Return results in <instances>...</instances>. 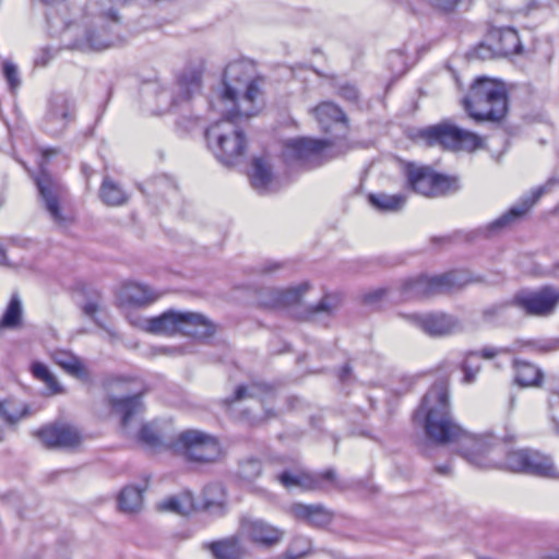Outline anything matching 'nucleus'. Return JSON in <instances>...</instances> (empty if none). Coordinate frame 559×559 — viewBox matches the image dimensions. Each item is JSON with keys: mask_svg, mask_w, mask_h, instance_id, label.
<instances>
[{"mask_svg": "<svg viewBox=\"0 0 559 559\" xmlns=\"http://www.w3.org/2000/svg\"><path fill=\"white\" fill-rule=\"evenodd\" d=\"M481 368L479 354L478 352H471L466 354L464 360L461 365V370L463 371V382L464 383H473L476 380V377Z\"/></svg>", "mask_w": 559, "mask_h": 559, "instance_id": "41", "label": "nucleus"}, {"mask_svg": "<svg viewBox=\"0 0 559 559\" xmlns=\"http://www.w3.org/2000/svg\"><path fill=\"white\" fill-rule=\"evenodd\" d=\"M238 534L262 547H272L283 538V531L262 519L243 516Z\"/></svg>", "mask_w": 559, "mask_h": 559, "instance_id": "21", "label": "nucleus"}, {"mask_svg": "<svg viewBox=\"0 0 559 559\" xmlns=\"http://www.w3.org/2000/svg\"><path fill=\"white\" fill-rule=\"evenodd\" d=\"M507 466L513 472H521L539 477L559 479V472L549 456L530 449L508 453Z\"/></svg>", "mask_w": 559, "mask_h": 559, "instance_id": "15", "label": "nucleus"}, {"mask_svg": "<svg viewBox=\"0 0 559 559\" xmlns=\"http://www.w3.org/2000/svg\"><path fill=\"white\" fill-rule=\"evenodd\" d=\"M29 415L27 404L21 403L13 397L0 400V418L8 425H15Z\"/></svg>", "mask_w": 559, "mask_h": 559, "instance_id": "33", "label": "nucleus"}, {"mask_svg": "<svg viewBox=\"0 0 559 559\" xmlns=\"http://www.w3.org/2000/svg\"><path fill=\"white\" fill-rule=\"evenodd\" d=\"M394 57L402 58V56L400 53H394Z\"/></svg>", "mask_w": 559, "mask_h": 559, "instance_id": "63", "label": "nucleus"}, {"mask_svg": "<svg viewBox=\"0 0 559 559\" xmlns=\"http://www.w3.org/2000/svg\"><path fill=\"white\" fill-rule=\"evenodd\" d=\"M440 240H442V241H447V240H448V238H447V237H443V238H440Z\"/></svg>", "mask_w": 559, "mask_h": 559, "instance_id": "64", "label": "nucleus"}, {"mask_svg": "<svg viewBox=\"0 0 559 559\" xmlns=\"http://www.w3.org/2000/svg\"><path fill=\"white\" fill-rule=\"evenodd\" d=\"M407 182L412 190L428 198H437L459 190L457 179L436 173L428 166L408 165Z\"/></svg>", "mask_w": 559, "mask_h": 559, "instance_id": "11", "label": "nucleus"}, {"mask_svg": "<svg viewBox=\"0 0 559 559\" xmlns=\"http://www.w3.org/2000/svg\"><path fill=\"white\" fill-rule=\"evenodd\" d=\"M107 331H108V333H109V335H110L111 337H117V334H116V332H114V331H110V330H107Z\"/></svg>", "mask_w": 559, "mask_h": 559, "instance_id": "62", "label": "nucleus"}, {"mask_svg": "<svg viewBox=\"0 0 559 559\" xmlns=\"http://www.w3.org/2000/svg\"><path fill=\"white\" fill-rule=\"evenodd\" d=\"M35 183L41 204L52 222L59 227H66L71 217L63 214L61 209V201L66 194L64 187L45 169L35 177Z\"/></svg>", "mask_w": 559, "mask_h": 559, "instance_id": "14", "label": "nucleus"}, {"mask_svg": "<svg viewBox=\"0 0 559 559\" xmlns=\"http://www.w3.org/2000/svg\"><path fill=\"white\" fill-rule=\"evenodd\" d=\"M418 136L430 146L439 144L452 151H474L483 146V139L479 135L450 122L424 128L418 131Z\"/></svg>", "mask_w": 559, "mask_h": 559, "instance_id": "10", "label": "nucleus"}, {"mask_svg": "<svg viewBox=\"0 0 559 559\" xmlns=\"http://www.w3.org/2000/svg\"><path fill=\"white\" fill-rule=\"evenodd\" d=\"M414 418L423 423L425 433L430 441L437 444L454 445L457 453L475 467L493 466L489 454L493 449L495 439L488 435L469 433L453 419L448 380H439L429 389Z\"/></svg>", "mask_w": 559, "mask_h": 559, "instance_id": "1", "label": "nucleus"}, {"mask_svg": "<svg viewBox=\"0 0 559 559\" xmlns=\"http://www.w3.org/2000/svg\"><path fill=\"white\" fill-rule=\"evenodd\" d=\"M463 107L475 121H500L508 112L504 84L489 78H478L463 98Z\"/></svg>", "mask_w": 559, "mask_h": 559, "instance_id": "4", "label": "nucleus"}, {"mask_svg": "<svg viewBox=\"0 0 559 559\" xmlns=\"http://www.w3.org/2000/svg\"><path fill=\"white\" fill-rule=\"evenodd\" d=\"M142 502L143 489L134 486H126L118 497L119 508L126 513L140 511Z\"/></svg>", "mask_w": 559, "mask_h": 559, "instance_id": "37", "label": "nucleus"}, {"mask_svg": "<svg viewBox=\"0 0 559 559\" xmlns=\"http://www.w3.org/2000/svg\"><path fill=\"white\" fill-rule=\"evenodd\" d=\"M504 353H509V349L506 347L498 348V347L488 346V347H484L478 354H479V358L481 357L485 359H492L497 355L504 354Z\"/></svg>", "mask_w": 559, "mask_h": 559, "instance_id": "53", "label": "nucleus"}, {"mask_svg": "<svg viewBox=\"0 0 559 559\" xmlns=\"http://www.w3.org/2000/svg\"><path fill=\"white\" fill-rule=\"evenodd\" d=\"M249 176L252 187L259 193H270L277 190V186L273 177L272 166L266 158H253Z\"/></svg>", "mask_w": 559, "mask_h": 559, "instance_id": "26", "label": "nucleus"}, {"mask_svg": "<svg viewBox=\"0 0 559 559\" xmlns=\"http://www.w3.org/2000/svg\"><path fill=\"white\" fill-rule=\"evenodd\" d=\"M57 51V49H52L50 47L40 48L34 58V66L40 68L48 66V63L56 57Z\"/></svg>", "mask_w": 559, "mask_h": 559, "instance_id": "47", "label": "nucleus"}, {"mask_svg": "<svg viewBox=\"0 0 559 559\" xmlns=\"http://www.w3.org/2000/svg\"><path fill=\"white\" fill-rule=\"evenodd\" d=\"M337 93L342 98L352 103H356L359 98L357 87L349 83L341 85Z\"/></svg>", "mask_w": 559, "mask_h": 559, "instance_id": "49", "label": "nucleus"}, {"mask_svg": "<svg viewBox=\"0 0 559 559\" xmlns=\"http://www.w3.org/2000/svg\"><path fill=\"white\" fill-rule=\"evenodd\" d=\"M252 66L246 61L230 62L224 72V93L222 102H229L233 107L240 108L237 103L238 94L242 84H247L252 79Z\"/></svg>", "mask_w": 559, "mask_h": 559, "instance_id": "23", "label": "nucleus"}, {"mask_svg": "<svg viewBox=\"0 0 559 559\" xmlns=\"http://www.w3.org/2000/svg\"><path fill=\"white\" fill-rule=\"evenodd\" d=\"M487 41H492L496 53L499 56H510L519 53L522 45L518 32L512 27L493 28L489 32Z\"/></svg>", "mask_w": 559, "mask_h": 559, "instance_id": "27", "label": "nucleus"}, {"mask_svg": "<svg viewBox=\"0 0 559 559\" xmlns=\"http://www.w3.org/2000/svg\"><path fill=\"white\" fill-rule=\"evenodd\" d=\"M514 307L512 298L487 306L481 311L483 320L491 325H504L510 321V309Z\"/></svg>", "mask_w": 559, "mask_h": 559, "instance_id": "36", "label": "nucleus"}, {"mask_svg": "<svg viewBox=\"0 0 559 559\" xmlns=\"http://www.w3.org/2000/svg\"><path fill=\"white\" fill-rule=\"evenodd\" d=\"M57 153H58V151H57V150H55V148H46V150H44V151H43V156H44L46 159H48L49 157H51V156L56 155Z\"/></svg>", "mask_w": 559, "mask_h": 559, "instance_id": "58", "label": "nucleus"}, {"mask_svg": "<svg viewBox=\"0 0 559 559\" xmlns=\"http://www.w3.org/2000/svg\"><path fill=\"white\" fill-rule=\"evenodd\" d=\"M290 511L295 519L313 527H324L333 520V512L322 504L294 503Z\"/></svg>", "mask_w": 559, "mask_h": 559, "instance_id": "24", "label": "nucleus"}, {"mask_svg": "<svg viewBox=\"0 0 559 559\" xmlns=\"http://www.w3.org/2000/svg\"><path fill=\"white\" fill-rule=\"evenodd\" d=\"M555 348H556L555 346L548 345V346L543 347L542 349L545 350V352H548V350H552Z\"/></svg>", "mask_w": 559, "mask_h": 559, "instance_id": "60", "label": "nucleus"}, {"mask_svg": "<svg viewBox=\"0 0 559 559\" xmlns=\"http://www.w3.org/2000/svg\"><path fill=\"white\" fill-rule=\"evenodd\" d=\"M403 317L411 324L432 337L450 335L461 328L457 319L443 312L408 313Z\"/></svg>", "mask_w": 559, "mask_h": 559, "instance_id": "19", "label": "nucleus"}, {"mask_svg": "<svg viewBox=\"0 0 559 559\" xmlns=\"http://www.w3.org/2000/svg\"><path fill=\"white\" fill-rule=\"evenodd\" d=\"M32 374L43 381L47 389L49 390V394L55 395L63 392L62 386L59 384L56 377L49 371L46 365L41 362H33L31 366Z\"/></svg>", "mask_w": 559, "mask_h": 559, "instance_id": "40", "label": "nucleus"}, {"mask_svg": "<svg viewBox=\"0 0 559 559\" xmlns=\"http://www.w3.org/2000/svg\"><path fill=\"white\" fill-rule=\"evenodd\" d=\"M249 117V111L233 107L223 112V119L211 124L205 131L209 148L224 165L237 164L247 150V139L236 120L240 116Z\"/></svg>", "mask_w": 559, "mask_h": 559, "instance_id": "3", "label": "nucleus"}, {"mask_svg": "<svg viewBox=\"0 0 559 559\" xmlns=\"http://www.w3.org/2000/svg\"><path fill=\"white\" fill-rule=\"evenodd\" d=\"M23 304L17 293H13L0 319V330H16L23 323Z\"/></svg>", "mask_w": 559, "mask_h": 559, "instance_id": "32", "label": "nucleus"}, {"mask_svg": "<svg viewBox=\"0 0 559 559\" xmlns=\"http://www.w3.org/2000/svg\"><path fill=\"white\" fill-rule=\"evenodd\" d=\"M177 445L190 462L212 463L222 455L218 440L200 430H188L180 433Z\"/></svg>", "mask_w": 559, "mask_h": 559, "instance_id": "13", "label": "nucleus"}, {"mask_svg": "<svg viewBox=\"0 0 559 559\" xmlns=\"http://www.w3.org/2000/svg\"><path fill=\"white\" fill-rule=\"evenodd\" d=\"M386 293L388 290L385 288L373 289L364 295V301L368 305H372L378 300L382 299L386 295Z\"/></svg>", "mask_w": 559, "mask_h": 559, "instance_id": "52", "label": "nucleus"}, {"mask_svg": "<svg viewBox=\"0 0 559 559\" xmlns=\"http://www.w3.org/2000/svg\"><path fill=\"white\" fill-rule=\"evenodd\" d=\"M44 447L55 448H74L81 443L80 431L70 425L55 424L45 426L33 432Z\"/></svg>", "mask_w": 559, "mask_h": 559, "instance_id": "22", "label": "nucleus"}, {"mask_svg": "<svg viewBox=\"0 0 559 559\" xmlns=\"http://www.w3.org/2000/svg\"><path fill=\"white\" fill-rule=\"evenodd\" d=\"M201 88V74L189 70L183 72L176 84V90L170 94L157 85H150L148 92L156 97L157 111L163 114L188 103Z\"/></svg>", "mask_w": 559, "mask_h": 559, "instance_id": "12", "label": "nucleus"}, {"mask_svg": "<svg viewBox=\"0 0 559 559\" xmlns=\"http://www.w3.org/2000/svg\"><path fill=\"white\" fill-rule=\"evenodd\" d=\"M139 326L153 334L180 333L195 338H206L215 333V325L211 320L201 313L190 311L168 310L160 316L145 319Z\"/></svg>", "mask_w": 559, "mask_h": 559, "instance_id": "5", "label": "nucleus"}, {"mask_svg": "<svg viewBox=\"0 0 559 559\" xmlns=\"http://www.w3.org/2000/svg\"><path fill=\"white\" fill-rule=\"evenodd\" d=\"M204 548L214 559H243L247 556V548L239 534L204 544Z\"/></svg>", "mask_w": 559, "mask_h": 559, "instance_id": "25", "label": "nucleus"}, {"mask_svg": "<svg viewBox=\"0 0 559 559\" xmlns=\"http://www.w3.org/2000/svg\"><path fill=\"white\" fill-rule=\"evenodd\" d=\"M52 358L55 362L70 376L80 380H86L88 378V372L83 361L71 352L62 349L56 350L52 354Z\"/></svg>", "mask_w": 559, "mask_h": 559, "instance_id": "31", "label": "nucleus"}, {"mask_svg": "<svg viewBox=\"0 0 559 559\" xmlns=\"http://www.w3.org/2000/svg\"><path fill=\"white\" fill-rule=\"evenodd\" d=\"M549 415L559 432V394L554 395L549 400Z\"/></svg>", "mask_w": 559, "mask_h": 559, "instance_id": "51", "label": "nucleus"}, {"mask_svg": "<svg viewBox=\"0 0 559 559\" xmlns=\"http://www.w3.org/2000/svg\"><path fill=\"white\" fill-rule=\"evenodd\" d=\"M512 302L526 316L548 317L559 304V290L550 286L538 290H520L512 297Z\"/></svg>", "mask_w": 559, "mask_h": 559, "instance_id": "16", "label": "nucleus"}, {"mask_svg": "<svg viewBox=\"0 0 559 559\" xmlns=\"http://www.w3.org/2000/svg\"><path fill=\"white\" fill-rule=\"evenodd\" d=\"M341 305V297L338 294H326L324 297L311 308L310 312L317 314L324 312L332 314Z\"/></svg>", "mask_w": 559, "mask_h": 559, "instance_id": "43", "label": "nucleus"}, {"mask_svg": "<svg viewBox=\"0 0 559 559\" xmlns=\"http://www.w3.org/2000/svg\"><path fill=\"white\" fill-rule=\"evenodd\" d=\"M471 282L463 271H451L441 275L426 276L405 281L401 288L404 299H423L462 288Z\"/></svg>", "mask_w": 559, "mask_h": 559, "instance_id": "8", "label": "nucleus"}, {"mask_svg": "<svg viewBox=\"0 0 559 559\" xmlns=\"http://www.w3.org/2000/svg\"><path fill=\"white\" fill-rule=\"evenodd\" d=\"M4 440V430L0 427V442Z\"/></svg>", "mask_w": 559, "mask_h": 559, "instance_id": "61", "label": "nucleus"}, {"mask_svg": "<svg viewBox=\"0 0 559 559\" xmlns=\"http://www.w3.org/2000/svg\"><path fill=\"white\" fill-rule=\"evenodd\" d=\"M272 394V389L265 384L253 383L251 385H239L228 403L239 402L245 399H254L263 403L265 396Z\"/></svg>", "mask_w": 559, "mask_h": 559, "instance_id": "38", "label": "nucleus"}, {"mask_svg": "<svg viewBox=\"0 0 559 559\" xmlns=\"http://www.w3.org/2000/svg\"><path fill=\"white\" fill-rule=\"evenodd\" d=\"M99 198L108 206H121L129 200L126 189L109 176H105L99 188Z\"/></svg>", "mask_w": 559, "mask_h": 559, "instance_id": "30", "label": "nucleus"}, {"mask_svg": "<svg viewBox=\"0 0 559 559\" xmlns=\"http://www.w3.org/2000/svg\"><path fill=\"white\" fill-rule=\"evenodd\" d=\"M350 374H352V368L348 365H345L340 372L341 381H343V382L347 381L349 379Z\"/></svg>", "mask_w": 559, "mask_h": 559, "instance_id": "56", "label": "nucleus"}, {"mask_svg": "<svg viewBox=\"0 0 559 559\" xmlns=\"http://www.w3.org/2000/svg\"><path fill=\"white\" fill-rule=\"evenodd\" d=\"M515 381L521 386H534L539 385L543 380L542 370L525 360H515Z\"/></svg>", "mask_w": 559, "mask_h": 559, "instance_id": "35", "label": "nucleus"}, {"mask_svg": "<svg viewBox=\"0 0 559 559\" xmlns=\"http://www.w3.org/2000/svg\"><path fill=\"white\" fill-rule=\"evenodd\" d=\"M132 381L120 376L108 377L104 383L106 403L110 411L120 416L121 427L127 428L133 416L143 412L141 394L131 391Z\"/></svg>", "mask_w": 559, "mask_h": 559, "instance_id": "9", "label": "nucleus"}, {"mask_svg": "<svg viewBox=\"0 0 559 559\" xmlns=\"http://www.w3.org/2000/svg\"><path fill=\"white\" fill-rule=\"evenodd\" d=\"M312 111L325 132H331L332 127L335 129L336 135L331 140L335 142L337 147L348 151L349 145L346 143L348 121L344 111L331 102L321 103Z\"/></svg>", "mask_w": 559, "mask_h": 559, "instance_id": "18", "label": "nucleus"}, {"mask_svg": "<svg viewBox=\"0 0 559 559\" xmlns=\"http://www.w3.org/2000/svg\"><path fill=\"white\" fill-rule=\"evenodd\" d=\"M370 203L382 211H399L403 207L406 197L403 194L378 193L369 195Z\"/></svg>", "mask_w": 559, "mask_h": 559, "instance_id": "39", "label": "nucleus"}, {"mask_svg": "<svg viewBox=\"0 0 559 559\" xmlns=\"http://www.w3.org/2000/svg\"><path fill=\"white\" fill-rule=\"evenodd\" d=\"M435 8L444 11L451 12L459 4L460 0H431Z\"/></svg>", "mask_w": 559, "mask_h": 559, "instance_id": "54", "label": "nucleus"}, {"mask_svg": "<svg viewBox=\"0 0 559 559\" xmlns=\"http://www.w3.org/2000/svg\"><path fill=\"white\" fill-rule=\"evenodd\" d=\"M99 310V302L97 300H90L84 304L83 306V312L92 318L99 326L102 324L98 322V320L95 318V313Z\"/></svg>", "mask_w": 559, "mask_h": 559, "instance_id": "55", "label": "nucleus"}, {"mask_svg": "<svg viewBox=\"0 0 559 559\" xmlns=\"http://www.w3.org/2000/svg\"><path fill=\"white\" fill-rule=\"evenodd\" d=\"M191 508H195L191 496L187 495L182 499L169 498L162 503V509L178 514H186Z\"/></svg>", "mask_w": 559, "mask_h": 559, "instance_id": "42", "label": "nucleus"}, {"mask_svg": "<svg viewBox=\"0 0 559 559\" xmlns=\"http://www.w3.org/2000/svg\"><path fill=\"white\" fill-rule=\"evenodd\" d=\"M556 186H559V177L549 178L545 185L533 189L530 194L521 198L518 203L512 205L498 218L478 227L474 231L475 235L483 238H493L509 231L524 218L542 195L550 192Z\"/></svg>", "mask_w": 559, "mask_h": 559, "instance_id": "6", "label": "nucleus"}, {"mask_svg": "<svg viewBox=\"0 0 559 559\" xmlns=\"http://www.w3.org/2000/svg\"><path fill=\"white\" fill-rule=\"evenodd\" d=\"M278 481L287 489L299 487L308 491H325L332 488L336 483V473L329 468L322 473L307 472H283L277 477Z\"/></svg>", "mask_w": 559, "mask_h": 559, "instance_id": "20", "label": "nucleus"}, {"mask_svg": "<svg viewBox=\"0 0 559 559\" xmlns=\"http://www.w3.org/2000/svg\"><path fill=\"white\" fill-rule=\"evenodd\" d=\"M139 439L141 442L152 448L159 447L162 444L157 431L151 425L142 426L139 432Z\"/></svg>", "mask_w": 559, "mask_h": 559, "instance_id": "46", "label": "nucleus"}, {"mask_svg": "<svg viewBox=\"0 0 559 559\" xmlns=\"http://www.w3.org/2000/svg\"><path fill=\"white\" fill-rule=\"evenodd\" d=\"M345 152V150L337 147L332 140L295 138L284 143L283 157L289 164L297 163L312 168Z\"/></svg>", "mask_w": 559, "mask_h": 559, "instance_id": "7", "label": "nucleus"}, {"mask_svg": "<svg viewBox=\"0 0 559 559\" xmlns=\"http://www.w3.org/2000/svg\"><path fill=\"white\" fill-rule=\"evenodd\" d=\"M436 471H437V473H439L441 475H449L450 472H451V467L448 464L439 465V466L436 467Z\"/></svg>", "mask_w": 559, "mask_h": 559, "instance_id": "57", "label": "nucleus"}, {"mask_svg": "<svg viewBox=\"0 0 559 559\" xmlns=\"http://www.w3.org/2000/svg\"><path fill=\"white\" fill-rule=\"evenodd\" d=\"M122 296L131 305L147 306L159 299L163 293L145 284L128 283L123 286Z\"/></svg>", "mask_w": 559, "mask_h": 559, "instance_id": "29", "label": "nucleus"}, {"mask_svg": "<svg viewBox=\"0 0 559 559\" xmlns=\"http://www.w3.org/2000/svg\"><path fill=\"white\" fill-rule=\"evenodd\" d=\"M309 284L301 283L287 289L267 288L261 293V296H269L270 299L261 302L266 307H280L296 304L308 292Z\"/></svg>", "mask_w": 559, "mask_h": 559, "instance_id": "28", "label": "nucleus"}, {"mask_svg": "<svg viewBox=\"0 0 559 559\" xmlns=\"http://www.w3.org/2000/svg\"><path fill=\"white\" fill-rule=\"evenodd\" d=\"M241 87H243V95L241 100L253 103L257 96L259 95V87L251 79L247 84H242Z\"/></svg>", "mask_w": 559, "mask_h": 559, "instance_id": "50", "label": "nucleus"}, {"mask_svg": "<svg viewBox=\"0 0 559 559\" xmlns=\"http://www.w3.org/2000/svg\"><path fill=\"white\" fill-rule=\"evenodd\" d=\"M474 56L478 59L485 60V59H490L492 57H496L498 55L496 53L493 43L488 41V44L481 43L477 47H475Z\"/></svg>", "mask_w": 559, "mask_h": 559, "instance_id": "48", "label": "nucleus"}, {"mask_svg": "<svg viewBox=\"0 0 559 559\" xmlns=\"http://www.w3.org/2000/svg\"><path fill=\"white\" fill-rule=\"evenodd\" d=\"M74 117L75 104L73 99L67 94H53L48 102L41 128L47 134L59 136L74 120Z\"/></svg>", "mask_w": 559, "mask_h": 559, "instance_id": "17", "label": "nucleus"}, {"mask_svg": "<svg viewBox=\"0 0 559 559\" xmlns=\"http://www.w3.org/2000/svg\"><path fill=\"white\" fill-rule=\"evenodd\" d=\"M5 259V251L3 247L0 245V262H2Z\"/></svg>", "mask_w": 559, "mask_h": 559, "instance_id": "59", "label": "nucleus"}, {"mask_svg": "<svg viewBox=\"0 0 559 559\" xmlns=\"http://www.w3.org/2000/svg\"><path fill=\"white\" fill-rule=\"evenodd\" d=\"M2 72L11 92H15L21 85V78L16 64L5 60L2 63Z\"/></svg>", "mask_w": 559, "mask_h": 559, "instance_id": "45", "label": "nucleus"}, {"mask_svg": "<svg viewBox=\"0 0 559 559\" xmlns=\"http://www.w3.org/2000/svg\"><path fill=\"white\" fill-rule=\"evenodd\" d=\"M110 2L124 4L128 0H99L86 4V13L91 17V28L70 23L62 29L60 36L68 49L103 50L117 41L120 16Z\"/></svg>", "mask_w": 559, "mask_h": 559, "instance_id": "2", "label": "nucleus"}, {"mask_svg": "<svg viewBox=\"0 0 559 559\" xmlns=\"http://www.w3.org/2000/svg\"><path fill=\"white\" fill-rule=\"evenodd\" d=\"M262 472V464L257 459H249L242 462L239 466V475L248 481H252L260 476Z\"/></svg>", "mask_w": 559, "mask_h": 559, "instance_id": "44", "label": "nucleus"}, {"mask_svg": "<svg viewBox=\"0 0 559 559\" xmlns=\"http://www.w3.org/2000/svg\"><path fill=\"white\" fill-rule=\"evenodd\" d=\"M225 503L224 489L218 484H212L204 488L201 509L213 514H223Z\"/></svg>", "mask_w": 559, "mask_h": 559, "instance_id": "34", "label": "nucleus"}]
</instances>
